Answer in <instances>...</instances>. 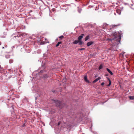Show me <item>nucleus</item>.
<instances>
[{
    "mask_svg": "<svg viewBox=\"0 0 134 134\" xmlns=\"http://www.w3.org/2000/svg\"><path fill=\"white\" fill-rule=\"evenodd\" d=\"M26 126V125H25V123H24L21 126V127H25Z\"/></svg>",
    "mask_w": 134,
    "mask_h": 134,
    "instance_id": "28",
    "label": "nucleus"
},
{
    "mask_svg": "<svg viewBox=\"0 0 134 134\" xmlns=\"http://www.w3.org/2000/svg\"><path fill=\"white\" fill-rule=\"evenodd\" d=\"M1 56H3L2 54H1V55H0Z\"/></svg>",
    "mask_w": 134,
    "mask_h": 134,
    "instance_id": "42",
    "label": "nucleus"
},
{
    "mask_svg": "<svg viewBox=\"0 0 134 134\" xmlns=\"http://www.w3.org/2000/svg\"><path fill=\"white\" fill-rule=\"evenodd\" d=\"M125 5H127L128 4V3H126L125 4Z\"/></svg>",
    "mask_w": 134,
    "mask_h": 134,
    "instance_id": "37",
    "label": "nucleus"
},
{
    "mask_svg": "<svg viewBox=\"0 0 134 134\" xmlns=\"http://www.w3.org/2000/svg\"><path fill=\"white\" fill-rule=\"evenodd\" d=\"M85 114L82 112L80 114H77L74 112L73 110L69 111L68 113H66L65 114V116L66 117L68 120L71 121L75 120L77 118H79L80 119H82V116H84Z\"/></svg>",
    "mask_w": 134,
    "mask_h": 134,
    "instance_id": "1",
    "label": "nucleus"
},
{
    "mask_svg": "<svg viewBox=\"0 0 134 134\" xmlns=\"http://www.w3.org/2000/svg\"><path fill=\"white\" fill-rule=\"evenodd\" d=\"M36 94L37 96V97H35V100H36L37 99L38 97H39L40 96L39 94H38L37 93Z\"/></svg>",
    "mask_w": 134,
    "mask_h": 134,
    "instance_id": "23",
    "label": "nucleus"
},
{
    "mask_svg": "<svg viewBox=\"0 0 134 134\" xmlns=\"http://www.w3.org/2000/svg\"><path fill=\"white\" fill-rule=\"evenodd\" d=\"M78 40H76L73 42L72 43L74 44H76L78 43Z\"/></svg>",
    "mask_w": 134,
    "mask_h": 134,
    "instance_id": "16",
    "label": "nucleus"
},
{
    "mask_svg": "<svg viewBox=\"0 0 134 134\" xmlns=\"http://www.w3.org/2000/svg\"><path fill=\"white\" fill-rule=\"evenodd\" d=\"M116 26L115 25H112V27H110V28L109 29H108V31L109 32H111L113 30V29Z\"/></svg>",
    "mask_w": 134,
    "mask_h": 134,
    "instance_id": "6",
    "label": "nucleus"
},
{
    "mask_svg": "<svg viewBox=\"0 0 134 134\" xmlns=\"http://www.w3.org/2000/svg\"><path fill=\"white\" fill-rule=\"evenodd\" d=\"M64 37V36L63 35H62L61 36L59 37V38L61 39Z\"/></svg>",
    "mask_w": 134,
    "mask_h": 134,
    "instance_id": "30",
    "label": "nucleus"
},
{
    "mask_svg": "<svg viewBox=\"0 0 134 134\" xmlns=\"http://www.w3.org/2000/svg\"><path fill=\"white\" fill-rule=\"evenodd\" d=\"M84 80H85V81L86 82H88V83H89V80H87V76H84Z\"/></svg>",
    "mask_w": 134,
    "mask_h": 134,
    "instance_id": "13",
    "label": "nucleus"
},
{
    "mask_svg": "<svg viewBox=\"0 0 134 134\" xmlns=\"http://www.w3.org/2000/svg\"><path fill=\"white\" fill-rule=\"evenodd\" d=\"M7 47V45L5 46V47Z\"/></svg>",
    "mask_w": 134,
    "mask_h": 134,
    "instance_id": "48",
    "label": "nucleus"
},
{
    "mask_svg": "<svg viewBox=\"0 0 134 134\" xmlns=\"http://www.w3.org/2000/svg\"><path fill=\"white\" fill-rule=\"evenodd\" d=\"M121 37V35H119L118 36H115L114 38H107L106 39V40L110 41L111 42H112L113 40H114L115 42L113 43L112 45V46H117L118 44H120Z\"/></svg>",
    "mask_w": 134,
    "mask_h": 134,
    "instance_id": "2",
    "label": "nucleus"
},
{
    "mask_svg": "<svg viewBox=\"0 0 134 134\" xmlns=\"http://www.w3.org/2000/svg\"><path fill=\"white\" fill-rule=\"evenodd\" d=\"M130 99L133 100L134 99V96H129V97Z\"/></svg>",
    "mask_w": 134,
    "mask_h": 134,
    "instance_id": "18",
    "label": "nucleus"
},
{
    "mask_svg": "<svg viewBox=\"0 0 134 134\" xmlns=\"http://www.w3.org/2000/svg\"><path fill=\"white\" fill-rule=\"evenodd\" d=\"M107 79H108V80L109 81L110 80V79L109 77H107Z\"/></svg>",
    "mask_w": 134,
    "mask_h": 134,
    "instance_id": "36",
    "label": "nucleus"
},
{
    "mask_svg": "<svg viewBox=\"0 0 134 134\" xmlns=\"http://www.w3.org/2000/svg\"><path fill=\"white\" fill-rule=\"evenodd\" d=\"M84 34H82L80 35L78 37V40H81L82 38H83Z\"/></svg>",
    "mask_w": 134,
    "mask_h": 134,
    "instance_id": "7",
    "label": "nucleus"
},
{
    "mask_svg": "<svg viewBox=\"0 0 134 134\" xmlns=\"http://www.w3.org/2000/svg\"><path fill=\"white\" fill-rule=\"evenodd\" d=\"M104 102H104L103 103H102V104H104Z\"/></svg>",
    "mask_w": 134,
    "mask_h": 134,
    "instance_id": "45",
    "label": "nucleus"
},
{
    "mask_svg": "<svg viewBox=\"0 0 134 134\" xmlns=\"http://www.w3.org/2000/svg\"><path fill=\"white\" fill-rule=\"evenodd\" d=\"M93 42L92 41H90L88 42L87 43V45L88 46H89L93 44Z\"/></svg>",
    "mask_w": 134,
    "mask_h": 134,
    "instance_id": "8",
    "label": "nucleus"
},
{
    "mask_svg": "<svg viewBox=\"0 0 134 134\" xmlns=\"http://www.w3.org/2000/svg\"><path fill=\"white\" fill-rule=\"evenodd\" d=\"M82 134H85L84 133H83Z\"/></svg>",
    "mask_w": 134,
    "mask_h": 134,
    "instance_id": "51",
    "label": "nucleus"
},
{
    "mask_svg": "<svg viewBox=\"0 0 134 134\" xmlns=\"http://www.w3.org/2000/svg\"><path fill=\"white\" fill-rule=\"evenodd\" d=\"M131 5L132 6L133 5V4H131Z\"/></svg>",
    "mask_w": 134,
    "mask_h": 134,
    "instance_id": "49",
    "label": "nucleus"
},
{
    "mask_svg": "<svg viewBox=\"0 0 134 134\" xmlns=\"http://www.w3.org/2000/svg\"><path fill=\"white\" fill-rule=\"evenodd\" d=\"M108 75L107 74H106V75L105 76H108Z\"/></svg>",
    "mask_w": 134,
    "mask_h": 134,
    "instance_id": "44",
    "label": "nucleus"
},
{
    "mask_svg": "<svg viewBox=\"0 0 134 134\" xmlns=\"http://www.w3.org/2000/svg\"><path fill=\"white\" fill-rule=\"evenodd\" d=\"M60 122H59L58 123V124H57V125H60Z\"/></svg>",
    "mask_w": 134,
    "mask_h": 134,
    "instance_id": "35",
    "label": "nucleus"
},
{
    "mask_svg": "<svg viewBox=\"0 0 134 134\" xmlns=\"http://www.w3.org/2000/svg\"><path fill=\"white\" fill-rule=\"evenodd\" d=\"M28 47H27V46H25L24 48L26 50H28V49L27 48Z\"/></svg>",
    "mask_w": 134,
    "mask_h": 134,
    "instance_id": "29",
    "label": "nucleus"
},
{
    "mask_svg": "<svg viewBox=\"0 0 134 134\" xmlns=\"http://www.w3.org/2000/svg\"><path fill=\"white\" fill-rule=\"evenodd\" d=\"M101 79V78L100 77H99L98 78L96 79L95 80H94L93 81V83H95L97 81H98L99 80H100Z\"/></svg>",
    "mask_w": 134,
    "mask_h": 134,
    "instance_id": "10",
    "label": "nucleus"
},
{
    "mask_svg": "<svg viewBox=\"0 0 134 134\" xmlns=\"http://www.w3.org/2000/svg\"><path fill=\"white\" fill-rule=\"evenodd\" d=\"M48 77V76L47 74H44L43 76V78L44 79H46Z\"/></svg>",
    "mask_w": 134,
    "mask_h": 134,
    "instance_id": "17",
    "label": "nucleus"
},
{
    "mask_svg": "<svg viewBox=\"0 0 134 134\" xmlns=\"http://www.w3.org/2000/svg\"><path fill=\"white\" fill-rule=\"evenodd\" d=\"M13 62V60L12 59H10L9 60V63H12Z\"/></svg>",
    "mask_w": 134,
    "mask_h": 134,
    "instance_id": "25",
    "label": "nucleus"
},
{
    "mask_svg": "<svg viewBox=\"0 0 134 134\" xmlns=\"http://www.w3.org/2000/svg\"><path fill=\"white\" fill-rule=\"evenodd\" d=\"M10 55L9 54H7L5 55V57L6 58L8 59L10 57Z\"/></svg>",
    "mask_w": 134,
    "mask_h": 134,
    "instance_id": "22",
    "label": "nucleus"
},
{
    "mask_svg": "<svg viewBox=\"0 0 134 134\" xmlns=\"http://www.w3.org/2000/svg\"><path fill=\"white\" fill-rule=\"evenodd\" d=\"M62 42H59L58 43H57L56 44V47H58L60 44H61V43H62Z\"/></svg>",
    "mask_w": 134,
    "mask_h": 134,
    "instance_id": "19",
    "label": "nucleus"
},
{
    "mask_svg": "<svg viewBox=\"0 0 134 134\" xmlns=\"http://www.w3.org/2000/svg\"><path fill=\"white\" fill-rule=\"evenodd\" d=\"M53 102L55 103L56 106L60 109H62L64 105L62 104L61 102L56 100H53Z\"/></svg>",
    "mask_w": 134,
    "mask_h": 134,
    "instance_id": "3",
    "label": "nucleus"
},
{
    "mask_svg": "<svg viewBox=\"0 0 134 134\" xmlns=\"http://www.w3.org/2000/svg\"><path fill=\"white\" fill-rule=\"evenodd\" d=\"M85 48H80V49H79V50H85Z\"/></svg>",
    "mask_w": 134,
    "mask_h": 134,
    "instance_id": "32",
    "label": "nucleus"
},
{
    "mask_svg": "<svg viewBox=\"0 0 134 134\" xmlns=\"http://www.w3.org/2000/svg\"><path fill=\"white\" fill-rule=\"evenodd\" d=\"M11 108H12V109L13 110H14V106L13 105H12V106L11 107Z\"/></svg>",
    "mask_w": 134,
    "mask_h": 134,
    "instance_id": "34",
    "label": "nucleus"
},
{
    "mask_svg": "<svg viewBox=\"0 0 134 134\" xmlns=\"http://www.w3.org/2000/svg\"><path fill=\"white\" fill-rule=\"evenodd\" d=\"M20 37V36L19 35H17L16 36H13V37H15V38H16V37L18 38V37Z\"/></svg>",
    "mask_w": 134,
    "mask_h": 134,
    "instance_id": "27",
    "label": "nucleus"
},
{
    "mask_svg": "<svg viewBox=\"0 0 134 134\" xmlns=\"http://www.w3.org/2000/svg\"><path fill=\"white\" fill-rule=\"evenodd\" d=\"M45 71L44 70H41L40 72H38L36 74V77H38V76H40V75L42 73H43Z\"/></svg>",
    "mask_w": 134,
    "mask_h": 134,
    "instance_id": "5",
    "label": "nucleus"
},
{
    "mask_svg": "<svg viewBox=\"0 0 134 134\" xmlns=\"http://www.w3.org/2000/svg\"><path fill=\"white\" fill-rule=\"evenodd\" d=\"M30 50L28 51V52H27L28 53H29L30 52Z\"/></svg>",
    "mask_w": 134,
    "mask_h": 134,
    "instance_id": "39",
    "label": "nucleus"
},
{
    "mask_svg": "<svg viewBox=\"0 0 134 134\" xmlns=\"http://www.w3.org/2000/svg\"><path fill=\"white\" fill-rule=\"evenodd\" d=\"M107 70L109 73L111 75H113V73L108 68H107Z\"/></svg>",
    "mask_w": 134,
    "mask_h": 134,
    "instance_id": "11",
    "label": "nucleus"
},
{
    "mask_svg": "<svg viewBox=\"0 0 134 134\" xmlns=\"http://www.w3.org/2000/svg\"><path fill=\"white\" fill-rule=\"evenodd\" d=\"M103 68V66L101 64L100 65L98 69L99 70H100Z\"/></svg>",
    "mask_w": 134,
    "mask_h": 134,
    "instance_id": "21",
    "label": "nucleus"
},
{
    "mask_svg": "<svg viewBox=\"0 0 134 134\" xmlns=\"http://www.w3.org/2000/svg\"><path fill=\"white\" fill-rule=\"evenodd\" d=\"M1 44V42H0V45Z\"/></svg>",
    "mask_w": 134,
    "mask_h": 134,
    "instance_id": "46",
    "label": "nucleus"
},
{
    "mask_svg": "<svg viewBox=\"0 0 134 134\" xmlns=\"http://www.w3.org/2000/svg\"><path fill=\"white\" fill-rule=\"evenodd\" d=\"M73 127V125L70 124L68 123L67 124V128L68 129H69V130H70Z\"/></svg>",
    "mask_w": 134,
    "mask_h": 134,
    "instance_id": "4",
    "label": "nucleus"
},
{
    "mask_svg": "<svg viewBox=\"0 0 134 134\" xmlns=\"http://www.w3.org/2000/svg\"><path fill=\"white\" fill-rule=\"evenodd\" d=\"M119 33V32H116L115 31H113L112 32V33L111 34V35H115L117 33Z\"/></svg>",
    "mask_w": 134,
    "mask_h": 134,
    "instance_id": "14",
    "label": "nucleus"
},
{
    "mask_svg": "<svg viewBox=\"0 0 134 134\" xmlns=\"http://www.w3.org/2000/svg\"><path fill=\"white\" fill-rule=\"evenodd\" d=\"M81 10L82 9L81 8H80L79 7H78V11L79 13H81Z\"/></svg>",
    "mask_w": 134,
    "mask_h": 134,
    "instance_id": "20",
    "label": "nucleus"
},
{
    "mask_svg": "<svg viewBox=\"0 0 134 134\" xmlns=\"http://www.w3.org/2000/svg\"><path fill=\"white\" fill-rule=\"evenodd\" d=\"M10 77H10H10H9V78H10Z\"/></svg>",
    "mask_w": 134,
    "mask_h": 134,
    "instance_id": "50",
    "label": "nucleus"
},
{
    "mask_svg": "<svg viewBox=\"0 0 134 134\" xmlns=\"http://www.w3.org/2000/svg\"><path fill=\"white\" fill-rule=\"evenodd\" d=\"M90 37V36L89 35H88L85 38V41H87L88 39H89Z\"/></svg>",
    "mask_w": 134,
    "mask_h": 134,
    "instance_id": "15",
    "label": "nucleus"
},
{
    "mask_svg": "<svg viewBox=\"0 0 134 134\" xmlns=\"http://www.w3.org/2000/svg\"><path fill=\"white\" fill-rule=\"evenodd\" d=\"M42 66L43 68H45V64L44 63V64H43V62H42Z\"/></svg>",
    "mask_w": 134,
    "mask_h": 134,
    "instance_id": "24",
    "label": "nucleus"
},
{
    "mask_svg": "<svg viewBox=\"0 0 134 134\" xmlns=\"http://www.w3.org/2000/svg\"><path fill=\"white\" fill-rule=\"evenodd\" d=\"M4 35H5V36H3L2 35L1 36L2 37H5V36L6 35V33H4Z\"/></svg>",
    "mask_w": 134,
    "mask_h": 134,
    "instance_id": "26",
    "label": "nucleus"
},
{
    "mask_svg": "<svg viewBox=\"0 0 134 134\" xmlns=\"http://www.w3.org/2000/svg\"><path fill=\"white\" fill-rule=\"evenodd\" d=\"M103 29H107L108 26V24L106 23H104L103 25Z\"/></svg>",
    "mask_w": 134,
    "mask_h": 134,
    "instance_id": "9",
    "label": "nucleus"
},
{
    "mask_svg": "<svg viewBox=\"0 0 134 134\" xmlns=\"http://www.w3.org/2000/svg\"><path fill=\"white\" fill-rule=\"evenodd\" d=\"M84 43L82 40H79L78 43L79 45H81L83 44Z\"/></svg>",
    "mask_w": 134,
    "mask_h": 134,
    "instance_id": "12",
    "label": "nucleus"
},
{
    "mask_svg": "<svg viewBox=\"0 0 134 134\" xmlns=\"http://www.w3.org/2000/svg\"><path fill=\"white\" fill-rule=\"evenodd\" d=\"M97 76V75H96L95 76V77H96Z\"/></svg>",
    "mask_w": 134,
    "mask_h": 134,
    "instance_id": "38",
    "label": "nucleus"
},
{
    "mask_svg": "<svg viewBox=\"0 0 134 134\" xmlns=\"http://www.w3.org/2000/svg\"><path fill=\"white\" fill-rule=\"evenodd\" d=\"M130 8L131 9H133L131 7H130Z\"/></svg>",
    "mask_w": 134,
    "mask_h": 134,
    "instance_id": "40",
    "label": "nucleus"
},
{
    "mask_svg": "<svg viewBox=\"0 0 134 134\" xmlns=\"http://www.w3.org/2000/svg\"><path fill=\"white\" fill-rule=\"evenodd\" d=\"M2 48H4V47H2Z\"/></svg>",
    "mask_w": 134,
    "mask_h": 134,
    "instance_id": "41",
    "label": "nucleus"
},
{
    "mask_svg": "<svg viewBox=\"0 0 134 134\" xmlns=\"http://www.w3.org/2000/svg\"><path fill=\"white\" fill-rule=\"evenodd\" d=\"M9 99H7V100H9Z\"/></svg>",
    "mask_w": 134,
    "mask_h": 134,
    "instance_id": "43",
    "label": "nucleus"
},
{
    "mask_svg": "<svg viewBox=\"0 0 134 134\" xmlns=\"http://www.w3.org/2000/svg\"><path fill=\"white\" fill-rule=\"evenodd\" d=\"M111 80H110V81H109V83L108 85V86H109L111 85Z\"/></svg>",
    "mask_w": 134,
    "mask_h": 134,
    "instance_id": "31",
    "label": "nucleus"
},
{
    "mask_svg": "<svg viewBox=\"0 0 134 134\" xmlns=\"http://www.w3.org/2000/svg\"><path fill=\"white\" fill-rule=\"evenodd\" d=\"M104 82H103L101 84V85L102 86L104 85Z\"/></svg>",
    "mask_w": 134,
    "mask_h": 134,
    "instance_id": "33",
    "label": "nucleus"
},
{
    "mask_svg": "<svg viewBox=\"0 0 134 134\" xmlns=\"http://www.w3.org/2000/svg\"><path fill=\"white\" fill-rule=\"evenodd\" d=\"M43 55H44V56H45V54H44Z\"/></svg>",
    "mask_w": 134,
    "mask_h": 134,
    "instance_id": "47",
    "label": "nucleus"
}]
</instances>
